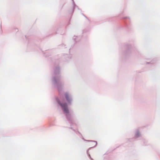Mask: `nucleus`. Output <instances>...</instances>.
I'll return each mask as SVG.
<instances>
[{
    "label": "nucleus",
    "mask_w": 160,
    "mask_h": 160,
    "mask_svg": "<svg viewBox=\"0 0 160 160\" xmlns=\"http://www.w3.org/2000/svg\"><path fill=\"white\" fill-rule=\"evenodd\" d=\"M65 97L67 101L68 102H70V98L68 94L67 93H65Z\"/></svg>",
    "instance_id": "obj_2"
},
{
    "label": "nucleus",
    "mask_w": 160,
    "mask_h": 160,
    "mask_svg": "<svg viewBox=\"0 0 160 160\" xmlns=\"http://www.w3.org/2000/svg\"><path fill=\"white\" fill-rule=\"evenodd\" d=\"M59 104L61 106L64 112L66 113H69V112L67 104L66 103H59Z\"/></svg>",
    "instance_id": "obj_1"
}]
</instances>
